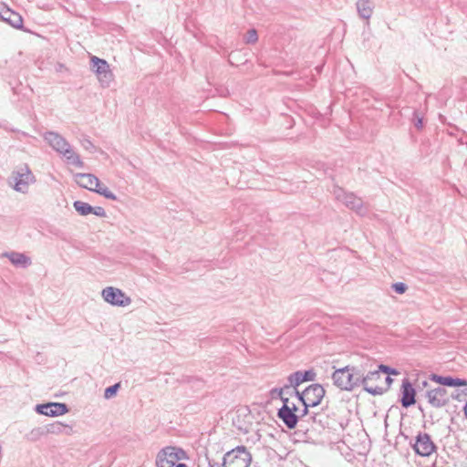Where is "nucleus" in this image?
<instances>
[{
    "instance_id": "1",
    "label": "nucleus",
    "mask_w": 467,
    "mask_h": 467,
    "mask_svg": "<svg viewBox=\"0 0 467 467\" xmlns=\"http://www.w3.org/2000/svg\"><path fill=\"white\" fill-rule=\"evenodd\" d=\"M43 137L54 150L66 158L68 164L74 165L78 168H82L84 166V162L81 161L80 156L73 150L68 141L59 133L55 131H47Z\"/></svg>"
},
{
    "instance_id": "2",
    "label": "nucleus",
    "mask_w": 467,
    "mask_h": 467,
    "mask_svg": "<svg viewBox=\"0 0 467 467\" xmlns=\"http://www.w3.org/2000/svg\"><path fill=\"white\" fill-rule=\"evenodd\" d=\"M389 374V375H398L399 372L389 366L380 364L379 366L378 370L370 371L367 375H364L362 372V382L361 385L363 386L364 389L376 396V395H381L384 392L387 391V386L386 385H380V382H382L383 375Z\"/></svg>"
},
{
    "instance_id": "3",
    "label": "nucleus",
    "mask_w": 467,
    "mask_h": 467,
    "mask_svg": "<svg viewBox=\"0 0 467 467\" xmlns=\"http://www.w3.org/2000/svg\"><path fill=\"white\" fill-rule=\"evenodd\" d=\"M334 385L342 390H353L361 385L362 371L354 366L336 369L332 374Z\"/></svg>"
},
{
    "instance_id": "4",
    "label": "nucleus",
    "mask_w": 467,
    "mask_h": 467,
    "mask_svg": "<svg viewBox=\"0 0 467 467\" xmlns=\"http://www.w3.org/2000/svg\"><path fill=\"white\" fill-rule=\"evenodd\" d=\"M36 182V177L26 164L17 167L10 176V185L21 193H27L29 186Z\"/></svg>"
},
{
    "instance_id": "5",
    "label": "nucleus",
    "mask_w": 467,
    "mask_h": 467,
    "mask_svg": "<svg viewBox=\"0 0 467 467\" xmlns=\"http://www.w3.org/2000/svg\"><path fill=\"white\" fill-rule=\"evenodd\" d=\"M335 198L341 202L346 207L353 210L359 215H366L368 213L367 207L364 205L363 201L357 197L352 192H346L342 188L335 187L333 190Z\"/></svg>"
},
{
    "instance_id": "6",
    "label": "nucleus",
    "mask_w": 467,
    "mask_h": 467,
    "mask_svg": "<svg viewBox=\"0 0 467 467\" xmlns=\"http://www.w3.org/2000/svg\"><path fill=\"white\" fill-rule=\"evenodd\" d=\"M325 395V389L320 384H313L307 387L302 393L296 391V396L305 405L303 415L307 413V407L318 405Z\"/></svg>"
},
{
    "instance_id": "7",
    "label": "nucleus",
    "mask_w": 467,
    "mask_h": 467,
    "mask_svg": "<svg viewBox=\"0 0 467 467\" xmlns=\"http://www.w3.org/2000/svg\"><path fill=\"white\" fill-rule=\"evenodd\" d=\"M186 458L182 449L168 446L161 450L156 457L157 467H174L178 461Z\"/></svg>"
},
{
    "instance_id": "8",
    "label": "nucleus",
    "mask_w": 467,
    "mask_h": 467,
    "mask_svg": "<svg viewBox=\"0 0 467 467\" xmlns=\"http://www.w3.org/2000/svg\"><path fill=\"white\" fill-rule=\"evenodd\" d=\"M102 298L109 304L116 306H128L131 304V298L122 290L113 286H108L101 291Z\"/></svg>"
},
{
    "instance_id": "9",
    "label": "nucleus",
    "mask_w": 467,
    "mask_h": 467,
    "mask_svg": "<svg viewBox=\"0 0 467 467\" xmlns=\"http://www.w3.org/2000/svg\"><path fill=\"white\" fill-rule=\"evenodd\" d=\"M91 69L97 74V77L103 87H109L112 81V72L109 69V65L104 59L98 57H91Z\"/></svg>"
},
{
    "instance_id": "10",
    "label": "nucleus",
    "mask_w": 467,
    "mask_h": 467,
    "mask_svg": "<svg viewBox=\"0 0 467 467\" xmlns=\"http://www.w3.org/2000/svg\"><path fill=\"white\" fill-rule=\"evenodd\" d=\"M452 394H449L448 390L443 387H437L432 389H429L425 393V398L428 403L436 409L446 406L449 402Z\"/></svg>"
},
{
    "instance_id": "11",
    "label": "nucleus",
    "mask_w": 467,
    "mask_h": 467,
    "mask_svg": "<svg viewBox=\"0 0 467 467\" xmlns=\"http://www.w3.org/2000/svg\"><path fill=\"white\" fill-rule=\"evenodd\" d=\"M412 447L417 454L423 457L431 455L437 449L431 436L426 432L418 433Z\"/></svg>"
},
{
    "instance_id": "12",
    "label": "nucleus",
    "mask_w": 467,
    "mask_h": 467,
    "mask_svg": "<svg viewBox=\"0 0 467 467\" xmlns=\"http://www.w3.org/2000/svg\"><path fill=\"white\" fill-rule=\"evenodd\" d=\"M297 410L296 406L292 403L291 405H283L277 412V416L288 429H294L298 420L299 417L296 414Z\"/></svg>"
},
{
    "instance_id": "13",
    "label": "nucleus",
    "mask_w": 467,
    "mask_h": 467,
    "mask_svg": "<svg viewBox=\"0 0 467 467\" xmlns=\"http://www.w3.org/2000/svg\"><path fill=\"white\" fill-rule=\"evenodd\" d=\"M36 411L42 415L57 417L66 414L68 408L65 403L50 402L36 405Z\"/></svg>"
},
{
    "instance_id": "14",
    "label": "nucleus",
    "mask_w": 467,
    "mask_h": 467,
    "mask_svg": "<svg viewBox=\"0 0 467 467\" xmlns=\"http://www.w3.org/2000/svg\"><path fill=\"white\" fill-rule=\"evenodd\" d=\"M0 19L8 23L13 27L20 29L23 27L22 16L11 10L5 4H0Z\"/></svg>"
},
{
    "instance_id": "15",
    "label": "nucleus",
    "mask_w": 467,
    "mask_h": 467,
    "mask_svg": "<svg viewBox=\"0 0 467 467\" xmlns=\"http://www.w3.org/2000/svg\"><path fill=\"white\" fill-rule=\"evenodd\" d=\"M74 181L78 186L91 192H95L99 186V178L92 173H76Z\"/></svg>"
},
{
    "instance_id": "16",
    "label": "nucleus",
    "mask_w": 467,
    "mask_h": 467,
    "mask_svg": "<svg viewBox=\"0 0 467 467\" xmlns=\"http://www.w3.org/2000/svg\"><path fill=\"white\" fill-rule=\"evenodd\" d=\"M416 391L408 379H404L401 385V405L409 408L415 404Z\"/></svg>"
},
{
    "instance_id": "17",
    "label": "nucleus",
    "mask_w": 467,
    "mask_h": 467,
    "mask_svg": "<svg viewBox=\"0 0 467 467\" xmlns=\"http://www.w3.org/2000/svg\"><path fill=\"white\" fill-rule=\"evenodd\" d=\"M2 256L6 257L16 267L26 268L32 263L31 258L23 253L18 252H5Z\"/></svg>"
},
{
    "instance_id": "18",
    "label": "nucleus",
    "mask_w": 467,
    "mask_h": 467,
    "mask_svg": "<svg viewBox=\"0 0 467 467\" xmlns=\"http://www.w3.org/2000/svg\"><path fill=\"white\" fill-rule=\"evenodd\" d=\"M316 378V373L313 370L296 371L288 377V381L291 386L297 387L305 381H312Z\"/></svg>"
},
{
    "instance_id": "19",
    "label": "nucleus",
    "mask_w": 467,
    "mask_h": 467,
    "mask_svg": "<svg viewBox=\"0 0 467 467\" xmlns=\"http://www.w3.org/2000/svg\"><path fill=\"white\" fill-rule=\"evenodd\" d=\"M432 380L441 384L443 388L447 387H462L467 385V381L465 379H462L459 378H452L450 376H439L433 375Z\"/></svg>"
},
{
    "instance_id": "20",
    "label": "nucleus",
    "mask_w": 467,
    "mask_h": 467,
    "mask_svg": "<svg viewBox=\"0 0 467 467\" xmlns=\"http://www.w3.org/2000/svg\"><path fill=\"white\" fill-rule=\"evenodd\" d=\"M374 5L371 0H358L357 10L361 18L369 19L373 13Z\"/></svg>"
},
{
    "instance_id": "21",
    "label": "nucleus",
    "mask_w": 467,
    "mask_h": 467,
    "mask_svg": "<svg viewBox=\"0 0 467 467\" xmlns=\"http://www.w3.org/2000/svg\"><path fill=\"white\" fill-rule=\"evenodd\" d=\"M47 431L52 434H71L73 430L71 426L57 421L55 423L47 425Z\"/></svg>"
},
{
    "instance_id": "22",
    "label": "nucleus",
    "mask_w": 467,
    "mask_h": 467,
    "mask_svg": "<svg viewBox=\"0 0 467 467\" xmlns=\"http://www.w3.org/2000/svg\"><path fill=\"white\" fill-rule=\"evenodd\" d=\"M74 208L76 211L83 216H86L88 214L91 213V211H93V206L90 204L84 202L82 201H75L73 203Z\"/></svg>"
},
{
    "instance_id": "23",
    "label": "nucleus",
    "mask_w": 467,
    "mask_h": 467,
    "mask_svg": "<svg viewBox=\"0 0 467 467\" xmlns=\"http://www.w3.org/2000/svg\"><path fill=\"white\" fill-rule=\"evenodd\" d=\"M95 192L104 196L105 198H107L109 200H112V201L117 200V196L112 192H110L108 189V187L102 186L100 183H99V186H98Z\"/></svg>"
},
{
    "instance_id": "24",
    "label": "nucleus",
    "mask_w": 467,
    "mask_h": 467,
    "mask_svg": "<svg viewBox=\"0 0 467 467\" xmlns=\"http://www.w3.org/2000/svg\"><path fill=\"white\" fill-rule=\"evenodd\" d=\"M257 39H258V36H257V32L255 29L248 30L244 36V41L247 44H254L257 41Z\"/></svg>"
},
{
    "instance_id": "25",
    "label": "nucleus",
    "mask_w": 467,
    "mask_h": 467,
    "mask_svg": "<svg viewBox=\"0 0 467 467\" xmlns=\"http://www.w3.org/2000/svg\"><path fill=\"white\" fill-rule=\"evenodd\" d=\"M119 388V383H117L113 386L108 387L104 392L105 399H110L113 396H115Z\"/></svg>"
},
{
    "instance_id": "26",
    "label": "nucleus",
    "mask_w": 467,
    "mask_h": 467,
    "mask_svg": "<svg viewBox=\"0 0 467 467\" xmlns=\"http://www.w3.org/2000/svg\"><path fill=\"white\" fill-rule=\"evenodd\" d=\"M81 146L88 151L93 152L95 150V146L92 141L88 138H83L80 140Z\"/></svg>"
},
{
    "instance_id": "27",
    "label": "nucleus",
    "mask_w": 467,
    "mask_h": 467,
    "mask_svg": "<svg viewBox=\"0 0 467 467\" xmlns=\"http://www.w3.org/2000/svg\"><path fill=\"white\" fill-rule=\"evenodd\" d=\"M392 288L395 290V292L401 295L407 291L408 286L406 284H404L402 282H399V283L393 284Z\"/></svg>"
},
{
    "instance_id": "28",
    "label": "nucleus",
    "mask_w": 467,
    "mask_h": 467,
    "mask_svg": "<svg viewBox=\"0 0 467 467\" xmlns=\"http://www.w3.org/2000/svg\"><path fill=\"white\" fill-rule=\"evenodd\" d=\"M91 213H93L99 217L106 216V212H105L104 208H102L100 206L93 207V211H91Z\"/></svg>"
},
{
    "instance_id": "29",
    "label": "nucleus",
    "mask_w": 467,
    "mask_h": 467,
    "mask_svg": "<svg viewBox=\"0 0 467 467\" xmlns=\"http://www.w3.org/2000/svg\"><path fill=\"white\" fill-rule=\"evenodd\" d=\"M414 126L420 130L423 127L422 118L418 116V113L414 112Z\"/></svg>"
},
{
    "instance_id": "30",
    "label": "nucleus",
    "mask_w": 467,
    "mask_h": 467,
    "mask_svg": "<svg viewBox=\"0 0 467 467\" xmlns=\"http://www.w3.org/2000/svg\"><path fill=\"white\" fill-rule=\"evenodd\" d=\"M393 379L390 378V375L387 374V376H383L382 382H380V385H386L387 390L389 389Z\"/></svg>"
},
{
    "instance_id": "31",
    "label": "nucleus",
    "mask_w": 467,
    "mask_h": 467,
    "mask_svg": "<svg viewBox=\"0 0 467 467\" xmlns=\"http://www.w3.org/2000/svg\"><path fill=\"white\" fill-rule=\"evenodd\" d=\"M272 393V397L273 398H275V397H281L284 395V389H275L271 391Z\"/></svg>"
},
{
    "instance_id": "32",
    "label": "nucleus",
    "mask_w": 467,
    "mask_h": 467,
    "mask_svg": "<svg viewBox=\"0 0 467 467\" xmlns=\"http://www.w3.org/2000/svg\"><path fill=\"white\" fill-rule=\"evenodd\" d=\"M281 400L283 401V405H290L288 398L285 397L284 395L280 397Z\"/></svg>"
},
{
    "instance_id": "33",
    "label": "nucleus",
    "mask_w": 467,
    "mask_h": 467,
    "mask_svg": "<svg viewBox=\"0 0 467 467\" xmlns=\"http://www.w3.org/2000/svg\"><path fill=\"white\" fill-rule=\"evenodd\" d=\"M209 467H221L220 464L214 461H209Z\"/></svg>"
},
{
    "instance_id": "34",
    "label": "nucleus",
    "mask_w": 467,
    "mask_h": 467,
    "mask_svg": "<svg viewBox=\"0 0 467 467\" xmlns=\"http://www.w3.org/2000/svg\"><path fill=\"white\" fill-rule=\"evenodd\" d=\"M175 467H188L185 463H178Z\"/></svg>"
}]
</instances>
